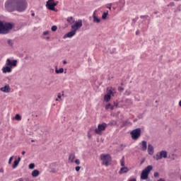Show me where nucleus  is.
Returning <instances> with one entry per match:
<instances>
[{
	"instance_id": "obj_34",
	"label": "nucleus",
	"mask_w": 181,
	"mask_h": 181,
	"mask_svg": "<svg viewBox=\"0 0 181 181\" xmlns=\"http://www.w3.org/2000/svg\"><path fill=\"white\" fill-rule=\"evenodd\" d=\"M80 169H81V167H80V166H76V167L75 168V170H76V172H80Z\"/></svg>"
},
{
	"instance_id": "obj_48",
	"label": "nucleus",
	"mask_w": 181,
	"mask_h": 181,
	"mask_svg": "<svg viewBox=\"0 0 181 181\" xmlns=\"http://www.w3.org/2000/svg\"><path fill=\"white\" fill-rule=\"evenodd\" d=\"M0 173H4V168L0 169Z\"/></svg>"
},
{
	"instance_id": "obj_3",
	"label": "nucleus",
	"mask_w": 181,
	"mask_h": 181,
	"mask_svg": "<svg viewBox=\"0 0 181 181\" xmlns=\"http://www.w3.org/2000/svg\"><path fill=\"white\" fill-rule=\"evenodd\" d=\"M28 8L26 0H16V11L17 12H23Z\"/></svg>"
},
{
	"instance_id": "obj_19",
	"label": "nucleus",
	"mask_w": 181,
	"mask_h": 181,
	"mask_svg": "<svg viewBox=\"0 0 181 181\" xmlns=\"http://www.w3.org/2000/svg\"><path fill=\"white\" fill-rule=\"evenodd\" d=\"M66 21L68 22V23H70V25H73V23L76 22V20L74 19V18H73V16H71L67 18Z\"/></svg>"
},
{
	"instance_id": "obj_56",
	"label": "nucleus",
	"mask_w": 181,
	"mask_h": 181,
	"mask_svg": "<svg viewBox=\"0 0 181 181\" xmlns=\"http://www.w3.org/2000/svg\"><path fill=\"white\" fill-rule=\"evenodd\" d=\"M55 101H59V98H56V99H55Z\"/></svg>"
},
{
	"instance_id": "obj_11",
	"label": "nucleus",
	"mask_w": 181,
	"mask_h": 181,
	"mask_svg": "<svg viewBox=\"0 0 181 181\" xmlns=\"http://www.w3.org/2000/svg\"><path fill=\"white\" fill-rule=\"evenodd\" d=\"M81 26H83V21L78 20V21H76L75 24L71 25V29L77 32Z\"/></svg>"
},
{
	"instance_id": "obj_23",
	"label": "nucleus",
	"mask_w": 181,
	"mask_h": 181,
	"mask_svg": "<svg viewBox=\"0 0 181 181\" xmlns=\"http://www.w3.org/2000/svg\"><path fill=\"white\" fill-rule=\"evenodd\" d=\"M115 92L112 91V89H107V95H110V97L114 96Z\"/></svg>"
},
{
	"instance_id": "obj_36",
	"label": "nucleus",
	"mask_w": 181,
	"mask_h": 181,
	"mask_svg": "<svg viewBox=\"0 0 181 181\" xmlns=\"http://www.w3.org/2000/svg\"><path fill=\"white\" fill-rule=\"evenodd\" d=\"M75 163H76V165H80V160L76 159V160H75Z\"/></svg>"
},
{
	"instance_id": "obj_12",
	"label": "nucleus",
	"mask_w": 181,
	"mask_h": 181,
	"mask_svg": "<svg viewBox=\"0 0 181 181\" xmlns=\"http://www.w3.org/2000/svg\"><path fill=\"white\" fill-rule=\"evenodd\" d=\"M76 33H77V31H76V30L72 29L71 31L67 33L64 35L63 39H66V37H73V36H76Z\"/></svg>"
},
{
	"instance_id": "obj_57",
	"label": "nucleus",
	"mask_w": 181,
	"mask_h": 181,
	"mask_svg": "<svg viewBox=\"0 0 181 181\" xmlns=\"http://www.w3.org/2000/svg\"><path fill=\"white\" fill-rule=\"evenodd\" d=\"M32 16H35V13H32Z\"/></svg>"
},
{
	"instance_id": "obj_9",
	"label": "nucleus",
	"mask_w": 181,
	"mask_h": 181,
	"mask_svg": "<svg viewBox=\"0 0 181 181\" xmlns=\"http://www.w3.org/2000/svg\"><path fill=\"white\" fill-rule=\"evenodd\" d=\"M56 6H57V4L54 2V0H48L46 4V7L49 11H56Z\"/></svg>"
},
{
	"instance_id": "obj_10",
	"label": "nucleus",
	"mask_w": 181,
	"mask_h": 181,
	"mask_svg": "<svg viewBox=\"0 0 181 181\" xmlns=\"http://www.w3.org/2000/svg\"><path fill=\"white\" fill-rule=\"evenodd\" d=\"M154 158L156 160H160L162 158L166 159V158H168V152L166 151H161L160 152L157 153Z\"/></svg>"
},
{
	"instance_id": "obj_30",
	"label": "nucleus",
	"mask_w": 181,
	"mask_h": 181,
	"mask_svg": "<svg viewBox=\"0 0 181 181\" xmlns=\"http://www.w3.org/2000/svg\"><path fill=\"white\" fill-rule=\"evenodd\" d=\"M112 6V4H106V8H107V9H110V11H111V8Z\"/></svg>"
},
{
	"instance_id": "obj_18",
	"label": "nucleus",
	"mask_w": 181,
	"mask_h": 181,
	"mask_svg": "<svg viewBox=\"0 0 181 181\" xmlns=\"http://www.w3.org/2000/svg\"><path fill=\"white\" fill-rule=\"evenodd\" d=\"M128 170H129L128 169V168L122 167V168H120V170L119 171V175H122L124 173H128Z\"/></svg>"
},
{
	"instance_id": "obj_53",
	"label": "nucleus",
	"mask_w": 181,
	"mask_h": 181,
	"mask_svg": "<svg viewBox=\"0 0 181 181\" xmlns=\"http://www.w3.org/2000/svg\"><path fill=\"white\" fill-rule=\"evenodd\" d=\"M45 39L46 40H49L50 39V37H47Z\"/></svg>"
},
{
	"instance_id": "obj_27",
	"label": "nucleus",
	"mask_w": 181,
	"mask_h": 181,
	"mask_svg": "<svg viewBox=\"0 0 181 181\" xmlns=\"http://www.w3.org/2000/svg\"><path fill=\"white\" fill-rule=\"evenodd\" d=\"M107 16H108V11L103 13V14L102 15V19L105 21V19H107Z\"/></svg>"
},
{
	"instance_id": "obj_1",
	"label": "nucleus",
	"mask_w": 181,
	"mask_h": 181,
	"mask_svg": "<svg viewBox=\"0 0 181 181\" xmlns=\"http://www.w3.org/2000/svg\"><path fill=\"white\" fill-rule=\"evenodd\" d=\"M16 66H18L17 59H11L8 58L6 60L5 66L1 69V71L4 74H6V73H12L13 67H16Z\"/></svg>"
},
{
	"instance_id": "obj_61",
	"label": "nucleus",
	"mask_w": 181,
	"mask_h": 181,
	"mask_svg": "<svg viewBox=\"0 0 181 181\" xmlns=\"http://www.w3.org/2000/svg\"><path fill=\"white\" fill-rule=\"evenodd\" d=\"M175 1H180V0H175Z\"/></svg>"
},
{
	"instance_id": "obj_44",
	"label": "nucleus",
	"mask_w": 181,
	"mask_h": 181,
	"mask_svg": "<svg viewBox=\"0 0 181 181\" xmlns=\"http://www.w3.org/2000/svg\"><path fill=\"white\" fill-rule=\"evenodd\" d=\"M16 181H25V180L23 178H18Z\"/></svg>"
},
{
	"instance_id": "obj_8",
	"label": "nucleus",
	"mask_w": 181,
	"mask_h": 181,
	"mask_svg": "<svg viewBox=\"0 0 181 181\" xmlns=\"http://www.w3.org/2000/svg\"><path fill=\"white\" fill-rule=\"evenodd\" d=\"M130 135H132V138L134 141H136V139H139V137L141 136V129L137 128L136 129L132 130L130 132Z\"/></svg>"
},
{
	"instance_id": "obj_47",
	"label": "nucleus",
	"mask_w": 181,
	"mask_h": 181,
	"mask_svg": "<svg viewBox=\"0 0 181 181\" xmlns=\"http://www.w3.org/2000/svg\"><path fill=\"white\" fill-rule=\"evenodd\" d=\"M119 91H124V88L119 87Z\"/></svg>"
},
{
	"instance_id": "obj_40",
	"label": "nucleus",
	"mask_w": 181,
	"mask_h": 181,
	"mask_svg": "<svg viewBox=\"0 0 181 181\" xmlns=\"http://www.w3.org/2000/svg\"><path fill=\"white\" fill-rule=\"evenodd\" d=\"M121 148L122 149H124V148H127V144H122Z\"/></svg>"
},
{
	"instance_id": "obj_54",
	"label": "nucleus",
	"mask_w": 181,
	"mask_h": 181,
	"mask_svg": "<svg viewBox=\"0 0 181 181\" xmlns=\"http://www.w3.org/2000/svg\"><path fill=\"white\" fill-rule=\"evenodd\" d=\"M64 64H67V62L66 61H63Z\"/></svg>"
},
{
	"instance_id": "obj_39",
	"label": "nucleus",
	"mask_w": 181,
	"mask_h": 181,
	"mask_svg": "<svg viewBox=\"0 0 181 181\" xmlns=\"http://www.w3.org/2000/svg\"><path fill=\"white\" fill-rule=\"evenodd\" d=\"M43 35H44V36H46V35H49V31H45L43 33Z\"/></svg>"
},
{
	"instance_id": "obj_5",
	"label": "nucleus",
	"mask_w": 181,
	"mask_h": 181,
	"mask_svg": "<svg viewBox=\"0 0 181 181\" xmlns=\"http://www.w3.org/2000/svg\"><path fill=\"white\" fill-rule=\"evenodd\" d=\"M153 169V167L152 165H148L141 174V179L142 180H146L148 179V176H149V173H151V170Z\"/></svg>"
},
{
	"instance_id": "obj_6",
	"label": "nucleus",
	"mask_w": 181,
	"mask_h": 181,
	"mask_svg": "<svg viewBox=\"0 0 181 181\" xmlns=\"http://www.w3.org/2000/svg\"><path fill=\"white\" fill-rule=\"evenodd\" d=\"M107 125L106 123L103 122L102 124H99L98 125V128L95 129V134H97V135H103V132L107 129Z\"/></svg>"
},
{
	"instance_id": "obj_28",
	"label": "nucleus",
	"mask_w": 181,
	"mask_h": 181,
	"mask_svg": "<svg viewBox=\"0 0 181 181\" xmlns=\"http://www.w3.org/2000/svg\"><path fill=\"white\" fill-rule=\"evenodd\" d=\"M7 43H8V46H10L11 47H12V46H13V40H8Z\"/></svg>"
},
{
	"instance_id": "obj_58",
	"label": "nucleus",
	"mask_w": 181,
	"mask_h": 181,
	"mask_svg": "<svg viewBox=\"0 0 181 181\" xmlns=\"http://www.w3.org/2000/svg\"><path fill=\"white\" fill-rule=\"evenodd\" d=\"M55 4H57V5L59 4V1L55 2Z\"/></svg>"
},
{
	"instance_id": "obj_20",
	"label": "nucleus",
	"mask_w": 181,
	"mask_h": 181,
	"mask_svg": "<svg viewBox=\"0 0 181 181\" xmlns=\"http://www.w3.org/2000/svg\"><path fill=\"white\" fill-rule=\"evenodd\" d=\"M40 174V173L39 172V170H34L33 172H32V176L33 177H37V176Z\"/></svg>"
},
{
	"instance_id": "obj_15",
	"label": "nucleus",
	"mask_w": 181,
	"mask_h": 181,
	"mask_svg": "<svg viewBox=\"0 0 181 181\" xmlns=\"http://www.w3.org/2000/svg\"><path fill=\"white\" fill-rule=\"evenodd\" d=\"M0 91H2V93H10L11 87L9 85H6L4 87L0 88Z\"/></svg>"
},
{
	"instance_id": "obj_49",
	"label": "nucleus",
	"mask_w": 181,
	"mask_h": 181,
	"mask_svg": "<svg viewBox=\"0 0 181 181\" xmlns=\"http://www.w3.org/2000/svg\"><path fill=\"white\" fill-rule=\"evenodd\" d=\"M157 181H165V179H163V178H160V179L158 180Z\"/></svg>"
},
{
	"instance_id": "obj_25",
	"label": "nucleus",
	"mask_w": 181,
	"mask_h": 181,
	"mask_svg": "<svg viewBox=\"0 0 181 181\" xmlns=\"http://www.w3.org/2000/svg\"><path fill=\"white\" fill-rule=\"evenodd\" d=\"M63 71H64V69L63 68H61L59 69H57V68H56V69H55V73L57 74H60L63 73Z\"/></svg>"
},
{
	"instance_id": "obj_7",
	"label": "nucleus",
	"mask_w": 181,
	"mask_h": 181,
	"mask_svg": "<svg viewBox=\"0 0 181 181\" xmlns=\"http://www.w3.org/2000/svg\"><path fill=\"white\" fill-rule=\"evenodd\" d=\"M100 159L103 161V165H105V166H108L111 160V156H110V154H102L100 156Z\"/></svg>"
},
{
	"instance_id": "obj_22",
	"label": "nucleus",
	"mask_w": 181,
	"mask_h": 181,
	"mask_svg": "<svg viewBox=\"0 0 181 181\" xmlns=\"http://www.w3.org/2000/svg\"><path fill=\"white\" fill-rule=\"evenodd\" d=\"M18 165H19V161H18V160H15L12 165L13 169H16V168H18Z\"/></svg>"
},
{
	"instance_id": "obj_21",
	"label": "nucleus",
	"mask_w": 181,
	"mask_h": 181,
	"mask_svg": "<svg viewBox=\"0 0 181 181\" xmlns=\"http://www.w3.org/2000/svg\"><path fill=\"white\" fill-rule=\"evenodd\" d=\"M114 107H118V104H115V106H112L111 105V104H107V105H106V106H105V110H110H110H114Z\"/></svg>"
},
{
	"instance_id": "obj_4",
	"label": "nucleus",
	"mask_w": 181,
	"mask_h": 181,
	"mask_svg": "<svg viewBox=\"0 0 181 181\" xmlns=\"http://www.w3.org/2000/svg\"><path fill=\"white\" fill-rule=\"evenodd\" d=\"M5 8L8 12L16 11V0H7L5 3Z\"/></svg>"
},
{
	"instance_id": "obj_26",
	"label": "nucleus",
	"mask_w": 181,
	"mask_h": 181,
	"mask_svg": "<svg viewBox=\"0 0 181 181\" xmlns=\"http://www.w3.org/2000/svg\"><path fill=\"white\" fill-rule=\"evenodd\" d=\"M104 100L105 101H106V103H108V101H110V100H111V96L110 95H105L104 96Z\"/></svg>"
},
{
	"instance_id": "obj_31",
	"label": "nucleus",
	"mask_w": 181,
	"mask_h": 181,
	"mask_svg": "<svg viewBox=\"0 0 181 181\" xmlns=\"http://www.w3.org/2000/svg\"><path fill=\"white\" fill-rule=\"evenodd\" d=\"M51 30H52V32H56V30H57V26L53 25V26L51 28Z\"/></svg>"
},
{
	"instance_id": "obj_17",
	"label": "nucleus",
	"mask_w": 181,
	"mask_h": 181,
	"mask_svg": "<svg viewBox=\"0 0 181 181\" xmlns=\"http://www.w3.org/2000/svg\"><path fill=\"white\" fill-rule=\"evenodd\" d=\"M153 146L152 144L148 145V155H153Z\"/></svg>"
},
{
	"instance_id": "obj_14",
	"label": "nucleus",
	"mask_w": 181,
	"mask_h": 181,
	"mask_svg": "<svg viewBox=\"0 0 181 181\" xmlns=\"http://www.w3.org/2000/svg\"><path fill=\"white\" fill-rule=\"evenodd\" d=\"M97 11H94L93 14V23H100L101 22V18H98L97 16V14L95 13Z\"/></svg>"
},
{
	"instance_id": "obj_35",
	"label": "nucleus",
	"mask_w": 181,
	"mask_h": 181,
	"mask_svg": "<svg viewBox=\"0 0 181 181\" xmlns=\"http://www.w3.org/2000/svg\"><path fill=\"white\" fill-rule=\"evenodd\" d=\"M125 94L126 95H129L131 94V90H126Z\"/></svg>"
},
{
	"instance_id": "obj_59",
	"label": "nucleus",
	"mask_w": 181,
	"mask_h": 181,
	"mask_svg": "<svg viewBox=\"0 0 181 181\" xmlns=\"http://www.w3.org/2000/svg\"><path fill=\"white\" fill-rule=\"evenodd\" d=\"M31 142H35V141H34V140H32Z\"/></svg>"
},
{
	"instance_id": "obj_42",
	"label": "nucleus",
	"mask_w": 181,
	"mask_h": 181,
	"mask_svg": "<svg viewBox=\"0 0 181 181\" xmlns=\"http://www.w3.org/2000/svg\"><path fill=\"white\" fill-rule=\"evenodd\" d=\"M110 124H111V125H115V124H117V122H115V121H112V122H110Z\"/></svg>"
},
{
	"instance_id": "obj_52",
	"label": "nucleus",
	"mask_w": 181,
	"mask_h": 181,
	"mask_svg": "<svg viewBox=\"0 0 181 181\" xmlns=\"http://www.w3.org/2000/svg\"><path fill=\"white\" fill-rule=\"evenodd\" d=\"M139 33H139V30H136V35H139Z\"/></svg>"
},
{
	"instance_id": "obj_55",
	"label": "nucleus",
	"mask_w": 181,
	"mask_h": 181,
	"mask_svg": "<svg viewBox=\"0 0 181 181\" xmlns=\"http://www.w3.org/2000/svg\"><path fill=\"white\" fill-rule=\"evenodd\" d=\"M25 153H26V152H25V151H22V153H21L22 155H25Z\"/></svg>"
},
{
	"instance_id": "obj_24",
	"label": "nucleus",
	"mask_w": 181,
	"mask_h": 181,
	"mask_svg": "<svg viewBox=\"0 0 181 181\" xmlns=\"http://www.w3.org/2000/svg\"><path fill=\"white\" fill-rule=\"evenodd\" d=\"M120 165L122 168H125V158H122V159L120 160Z\"/></svg>"
},
{
	"instance_id": "obj_45",
	"label": "nucleus",
	"mask_w": 181,
	"mask_h": 181,
	"mask_svg": "<svg viewBox=\"0 0 181 181\" xmlns=\"http://www.w3.org/2000/svg\"><path fill=\"white\" fill-rule=\"evenodd\" d=\"M177 9V11H179V12H180V11H181V5L178 6Z\"/></svg>"
},
{
	"instance_id": "obj_50",
	"label": "nucleus",
	"mask_w": 181,
	"mask_h": 181,
	"mask_svg": "<svg viewBox=\"0 0 181 181\" xmlns=\"http://www.w3.org/2000/svg\"><path fill=\"white\" fill-rule=\"evenodd\" d=\"M129 181H136V178L131 179V180H129Z\"/></svg>"
},
{
	"instance_id": "obj_41",
	"label": "nucleus",
	"mask_w": 181,
	"mask_h": 181,
	"mask_svg": "<svg viewBox=\"0 0 181 181\" xmlns=\"http://www.w3.org/2000/svg\"><path fill=\"white\" fill-rule=\"evenodd\" d=\"M50 172L51 173H56V170L54 168H52Z\"/></svg>"
},
{
	"instance_id": "obj_2",
	"label": "nucleus",
	"mask_w": 181,
	"mask_h": 181,
	"mask_svg": "<svg viewBox=\"0 0 181 181\" xmlns=\"http://www.w3.org/2000/svg\"><path fill=\"white\" fill-rule=\"evenodd\" d=\"M13 28V24L11 23H3V22L0 21V35H7V33H9V30H12Z\"/></svg>"
},
{
	"instance_id": "obj_32",
	"label": "nucleus",
	"mask_w": 181,
	"mask_h": 181,
	"mask_svg": "<svg viewBox=\"0 0 181 181\" xmlns=\"http://www.w3.org/2000/svg\"><path fill=\"white\" fill-rule=\"evenodd\" d=\"M29 169H35V164L34 163H30L28 165Z\"/></svg>"
},
{
	"instance_id": "obj_13",
	"label": "nucleus",
	"mask_w": 181,
	"mask_h": 181,
	"mask_svg": "<svg viewBox=\"0 0 181 181\" xmlns=\"http://www.w3.org/2000/svg\"><path fill=\"white\" fill-rule=\"evenodd\" d=\"M141 151H145L148 149V144L146 141H142L140 144Z\"/></svg>"
},
{
	"instance_id": "obj_46",
	"label": "nucleus",
	"mask_w": 181,
	"mask_h": 181,
	"mask_svg": "<svg viewBox=\"0 0 181 181\" xmlns=\"http://www.w3.org/2000/svg\"><path fill=\"white\" fill-rule=\"evenodd\" d=\"M140 18H141V19H144V18H148V16H141Z\"/></svg>"
},
{
	"instance_id": "obj_43",
	"label": "nucleus",
	"mask_w": 181,
	"mask_h": 181,
	"mask_svg": "<svg viewBox=\"0 0 181 181\" xmlns=\"http://www.w3.org/2000/svg\"><path fill=\"white\" fill-rule=\"evenodd\" d=\"M57 97H58V98H59V100H60V98H62V93H58V94H57Z\"/></svg>"
},
{
	"instance_id": "obj_33",
	"label": "nucleus",
	"mask_w": 181,
	"mask_h": 181,
	"mask_svg": "<svg viewBox=\"0 0 181 181\" xmlns=\"http://www.w3.org/2000/svg\"><path fill=\"white\" fill-rule=\"evenodd\" d=\"M12 160H13V156H11L8 160V165H11L12 163Z\"/></svg>"
},
{
	"instance_id": "obj_38",
	"label": "nucleus",
	"mask_w": 181,
	"mask_h": 181,
	"mask_svg": "<svg viewBox=\"0 0 181 181\" xmlns=\"http://www.w3.org/2000/svg\"><path fill=\"white\" fill-rule=\"evenodd\" d=\"M175 5V3L174 2H171L170 3L168 6H173Z\"/></svg>"
},
{
	"instance_id": "obj_29",
	"label": "nucleus",
	"mask_w": 181,
	"mask_h": 181,
	"mask_svg": "<svg viewBox=\"0 0 181 181\" xmlns=\"http://www.w3.org/2000/svg\"><path fill=\"white\" fill-rule=\"evenodd\" d=\"M15 119H16L17 121H21V119H22V117H21V115H16V116H15Z\"/></svg>"
},
{
	"instance_id": "obj_37",
	"label": "nucleus",
	"mask_w": 181,
	"mask_h": 181,
	"mask_svg": "<svg viewBox=\"0 0 181 181\" xmlns=\"http://www.w3.org/2000/svg\"><path fill=\"white\" fill-rule=\"evenodd\" d=\"M154 177H158L159 176V173H154V175H153Z\"/></svg>"
},
{
	"instance_id": "obj_51",
	"label": "nucleus",
	"mask_w": 181,
	"mask_h": 181,
	"mask_svg": "<svg viewBox=\"0 0 181 181\" xmlns=\"http://www.w3.org/2000/svg\"><path fill=\"white\" fill-rule=\"evenodd\" d=\"M17 162H18V163L21 162V157L18 158Z\"/></svg>"
},
{
	"instance_id": "obj_16",
	"label": "nucleus",
	"mask_w": 181,
	"mask_h": 181,
	"mask_svg": "<svg viewBox=\"0 0 181 181\" xmlns=\"http://www.w3.org/2000/svg\"><path fill=\"white\" fill-rule=\"evenodd\" d=\"M74 159H76V154H74V153H70L69 156V161L71 163H74Z\"/></svg>"
},
{
	"instance_id": "obj_60",
	"label": "nucleus",
	"mask_w": 181,
	"mask_h": 181,
	"mask_svg": "<svg viewBox=\"0 0 181 181\" xmlns=\"http://www.w3.org/2000/svg\"><path fill=\"white\" fill-rule=\"evenodd\" d=\"M123 84H124V83H121V86H122Z\"/></svg>"
}]
</instances>
